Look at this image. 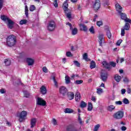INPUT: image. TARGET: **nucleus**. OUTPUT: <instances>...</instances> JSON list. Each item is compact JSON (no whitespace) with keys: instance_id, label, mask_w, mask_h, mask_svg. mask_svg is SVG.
<instances>
[{"instance_id":"58836bf2","label":"nucleus","mask_w":131,"mask_h":131,"mask_svg":"<svg viewBox=\"0 0 131 131\" xmlns=\"http://www.w3.org/2000/svg\"><path fill=\"white\" fill-rule=\"evenodd\" d=\"M80 107L81 108H85L86 107V103L84 101H82L80 104Z\"/></svg>"},{"instance_id":"423d86ee","label":"nucleus","mask_w":131,"mask_h":131,"mask_svg":"<svg viewBox=\"0 0 131 131\" xmlns=\"http://www.w3.org/2000/svg\"><path fill=\"white\" fill-rule=\"evenodd\" d=\"M68 92V90L67 88L64 86H61L59 88V93L61 95H62L63 97H65V95L67 94Z\"/></svg>"},{"instance_id":"774afa93","label":"nucleus","mask_w":131,"mask_h":131,"mask_svg":"<svg viewBox=\"0 0 131 131\" xmlns=\"http://www.w3.org/2000/svg\"><path fill=\"white\" fill-rule=\"evenodd\" d=\"M67 131H71V126H68L67 128Z\"/></svg>"},{"instance_id":"6e6552de","label":"nucleus","mask_w":131,"mask_h":131,"mask_svg":"<svg viewBox=\"0 0 131 131\" xmlns=\"http://www.w3.org/2000/svg\"><path fill=\"white\" fill-rule=\"evenodd\" d=\"M67 25H69V26L70 27V29L72 31V34L73 35H75V34H77V28H73V27H72V25H71V24H70V23H67Z\"/></svg>"},{"instance_id":"ea45409f","label":"nucleus","mask_w":131,"mask_h":131,"mask_svg":"<svg viewBox=\"0 0 131 131\" xmlns=\"http://www.w3.org/2000/svg\"><path fill=\"white\" fill-rule=\"evenodd\" d=\"M74 64L76 67H80V63L77 60L74 61Z\"/></svg>"},{"instance_id":"6e6d98bb","label":"nucleus","mask_w":131,"mask_h":131,"mask_svg":"<svg viewBox=\"0 0 131 131\" xmlns=\"http://www.w3.org/2000/svg\"><path fill=\"white\" fill-rule=\"evenodd\" d=\"M120 129L122 131H125L126 130V129H127V128H126V127L125 126H122V127H121Z\"/></svg>"},{"instance_id":"f8f14e48","label":"nucleus","mask_w":131,"mask_h":131,"mask_svg":"<svg viewBox=\"0 0 131 131\" xmlns=\"http://www.w3.org/2000/svg\"><path fill=\"white\" fill-rule=\"evenodd\" d=\"M116 10L120 14L122 12V7L119 5V4H116L115 5Z\"/></svg>"},{"instance_id":"4d7b16f0","label":"nucleus","mask_w":131,"mask_h":131,"mask_svg":"<svg viewBox=\"0 0 131 131\" xmlns=\"http://www.w3.org/2000/svg\"><path fill=\"white\" fill-rule=\"evenodd\" d=\"M42 71L45 72V73H47L48 72V69L47 67H44L42 68Z\"/></svg>"},{"instance_id":"8fccbe9b","label":"nucleus","mask_w":131,"mask_h":131,"mask_svg":"<svg viewBox=\"0 0 131 131\" xmlns=\"http://www.w3.org/2000/svg\"><path fill=\"white\" fill-rule=\"evenodd\" d=\"M110 66H112V67H115L116 66V63L114 61H111L110 62Z\"/></svg>"},{"instance_id":"6ab92c4d","label":"nucleus","mask_w":131,"mask_h":131,"mask_svg":"<svg viewBox=\"0 0 131 131\" xmlns=\"http://www.w3.org/2000/svg\"><path fill=\"white\" fill-rule=\"evenodd\" d=\"M64 12H65V11H68V3H67V1H66L64 2L63 4V6H62Z\"/></svg>"},{"instance_id":"0e129e2a","label":"nucleus","mask_w":131,"mask_h":131,"mask_svg":"<svg viewBox=\"0 0 131 131\" xmlns=\"http://www.w3.org/2000/svg\"><path fill=\"white\" fill-rule=\"evenodd\" d=\"M97 18H98V15H97V14H95L94 16V18L93 19V21L94 22H96V20H97Z\"/></svg>"},{"instance_id":"69168bd1","label":"nucleus","mask_w":131,"mask_h":131,"mask_svg":"<svg viewBox=\"0 0 131 131\" xmlns=\"http://www.w3.org/2000/svg\"><path fill=\"white\" fill-rule=\"evenodd\" d=\"M123 80L124 82H128V79L127 78H124Z\"/></svg>"},{"instance_id":"393cba45","label":"nucleus","mask_w":131,"mask_h":131,"mask_svg":"<svg viewBox=\"0 0 131 131\" xmlns=\"http://www.w3.org/2000/svg\"><path fill=\"white\" fill-rule=\"evenodd\" d=\"M64 113H73V110L69 108H67L64 109Z\"/></svg>"},{"instance_id":"4c0bfd02","label":"nucleus","mask_w":131,"mask_h":131,"mask_svg":"<svg viewBox=\"0 0 131 131\" xmlns=\"http://www.w3.org/2000/svg\"><path fill=\"white\" fill-rule=\"evenodd\" d=\"M99 128H100V124H98L94 126L93 131H98L99 130Z\"/></svg>"},{"instance_id":"4468645a","label":"nucleus","mask_w":131,"mask_h":131,"mask_svg":"<svg viewBox=\"0 0 131 131\" xmlns=\"http://www.w3.org/2000/svg\"><path fill=\"white\" fill-rule=\"evenodd\" d=\"M27 62L29 66H32V65H33V64L34 63V60L31 58H27Z\"/></svg>"},{"instance_id":"ddd939ff","label":"nucleus","mask_w":131,"mask_h":131,"mask_svg":"<svg viewBox=\"0 0 131 131\" xmlns=\"http://www.w3.org/2000/svg\"><path fill=\"white\" fill-rule=\"evenodd\" d=\"M7 26L10 29H12L14 26V21H12V20L9 19L7 22Z\"/></svg>"},{"instance_id":"f257e3e1","label":"nucleus","mask_w":131,"mask_h":131,"mask_svg":"<svg viewBox=\"0 0 131 131\" xmlns=\"http://www.w3.org/2000/svg\"><path fill=\"white\" fill-rule=\"evenodd\" d=\"M6 43L8 47H14L17 42L16 36L10 35L8 36L6 39Z\"/></svg>"},{"instance_id":"f704fd0d","label":"nucleus","mask_w":131,"mask_h":131,"mask_svg":"<svg viewBox=\"0 0 131 131\" xmlns=\"http://www.w3.org/2000/svg\"><path fill=\"white\" fill-rule=\"evenodd\" d=\"M103 89L101 88H97L96 93L98 94V95H101V94H103Z\"/></svg>"},{"instance_id":"052dcab7","label":"nucleus","mask_w":131,"mask_h":131,"mask_svg":"<svg viewBox=\"0 0 131 131\" xmlns=\"http://www.w3.org/2000/svg\"><path fill=\"white\" fill-rule=\"evenodd\" d=\"M125 92H126V90L124 89H123L121 90V93L122 95H124V94H125Z\"/></svg>"},{"instance_id":"a211bd4d","label":"nucleus","mask_w":131,"mask_h":131,"mask_svg":"<svg viewBox=\"0 0 131 131\" xmlns=\"http://www.w3.org/2000/svg\"><path fill=\"white\" fill-rule=\"evenodd\" d=\"M1 20H3V21H4V22H6V23L10 19L8 17V16L5 15H1Z\"/></svg>"},{"instance_id":"9d476101","label":"nucleus","mask_w":131,"mask_h":131,"mask_svg":"<svg viewBox=\"0 0 131 131\" xmlns=\"http://www.w3.org/2000/svg\"><path fill=\"white\" fill-rule=\"evenodd\" d=\"M101 7V3L100 0H96L93 5V8L95 11H98Z\"/></svg>"},{"instance_id":"aec40b11","label":"nucleus","mask_w":131,"mask_h":131,"mask_svg":"<svg viewBox=\"0 0 131 131\" xmlns=\"http://www.w3.org/2000/svg\"><path fill=\"white\" fill-rule=\"evenodd\" d=\"M79 26L81 30H82L83 31H88V28L85 25L80 24Z\"/></svg>"},{"instance_id":"2eb2a0df","label":"nucleus","mask_w":131,"mask_h":131,"mask_svg":"<svg viewBox=\"0 0 131 131\" xmlns=\"http://www.w3.org/2000/svg\"><path fill=\"white\" fill-rule=\"evenodd\" d=\"M40 91L42 95H46V94H47V88H46L45 86H42L40 88Z\"/></svg>"},{"instance_id":"cd10ccee","label":"nucleus","mask_w":131,"mask_h":131,"mask_svg":"<svg viewBox=\"0 0 131 131\" xmlns=\"http://www.w3.org/2000/svg\"><path fill=\"white\" fill-rule=\"evenodd\" d=\"M4 63L6 66H10L11 65V60L10 59H6L4 61Z\"/></svg>"},{"instance_id":"09e8293b","label":"nucleus","mask_w":131,"mask_h":131,"mask_svg":"<svg viewBox=\"0 0 131 131\" xmlns=\"http://www.w3.org/2000/svg\"><path fill=\"white\" fill-rule=\"evenodd\" d=\"M53 6H54L55 8H58L57 0L53 1Z\"/></svg>"},{"instance_id":"c9c22d12","label":"nucleus","mask_w":131,"mask_h":131,"mask_svg":"<svg viewBox=\"0 0 131 131\" xmlns=\"http://www.w3.org/2000/svg\"><path fill=\"white\" fill-rule=\"evenodd\" d=\"M83 59L85 60V61H90V59L88 58V53H84L83 55Z\"/></svg>"},{"instance_id":"a18cd8bd","label":"nucleus","mask_w":131,"mask_h":131,"mask_svg":"<svg viewBox=\"0 0 131 131\" xmlns=\"http://www.w3.org/2000/svg\"><path fill=\"white\" fill-rule=\"evenodd\" d=\"M97 25L99 26V27L102 26L103 25V21H102V20L97 21Z\"/></svg>"},{"instance_id":"4be33fe9","label":"nucleus","mask_w":131,"mask_h":131,"mask_svg":"<svg viewBox=\"0 0 131 131\" xmlns=\"http://www.w3.org/2000/svg\"><path fill=\"white\" fill-rule=\"evenodd\" d=\"M107 110L108 111H110V112H112L113 110H115V106L114 105H110L107 106Z\"/></svg>"},{"instance_id":"9b49d317","label":"nucleus","mask_w":131,"mask_h":131,"mask_svg":"<svg viewBox=\"0 0 131 131\" xmlns=\"http://www.w3.org/2000/svg\"><path fill=\"white\" fill-rule=\"evenodd\" d=\"M101 78L103 81H107V79L108 78V73H107V72H104L103 73L102 72L101 74Z\"/></svg>"},{"instance_id":"603ef678","label":"nucleus","mask_w":131,"mask_h":131,"mask_svg":"<svg viewBox=\"0 0 131 131\" xmlns=\"http://www.w3.org/2000/svg\"><path fill=\"white\" fill-rule=\"evenodd\" d=\"M83 82V81L80 80H76L75 83L76 84H81V83H82Z\"/></svg>"},{"instance_id":"c756f323","label":"nucleus","mask_w":131,"mask_h":131,"mask_svg":"<svg viewBox=\"0 0 131 131\" xmlns=\"http://www.w3.org/2000/svg\"><path fill=\"white\" fill-rule=\"evenodd\" d=\"M25 14L26 15V17H27V18H28V7H27V5H26L25 7Z\"/></svg>"},{"instance_id":"79ce46f5","label":"nucleus","mask_w":131,"mask_h":131,"mask_svg":"<svg viewBox=\"0 0 131 131\" xmlns=\"http://www.w3.org/2000/svg\"><path fill=\"white\" fill-rule=\"evenodd\" d=\"M26 23H27V20L26 19H23L19 22V24L20 25H23V24H26Z\"/></svg>"},{"instance_id":"3c124183","label":"nucleus","mask_w":131,"mask_h":131,"mask_svg":"<svg viewBox=\"0 0 131 131\" xmlns=\"http://www.w3.org/2000/svg\"><path fill=\"white\" fill-rule=\"evenodd\" d=\"M125 30L124 29H121V36H124V34H125Z\"/></svg>"},{"instance_id":"20e7f679","label":"nucleus","mask_w":131,"mask_h":131,"mask_svg":"<svg viewBox=\"0 0 131 131\" xmlns=\"http://www.w3.org/2000/svg\"><path fill=\"white\" fill-rule=\"evenodd\" d=\"M55 28H56V24L55 23V21H49L47 26V29L49 31H53V30H55Z\"/></svg>"},{"instance_id":"c03bdc74","label":"nucleus","mask_w":131,"mask_h":131,"mask_svg":"<svg viewBox=\"0 0 131 131\" xmlns=\"http://www.w3.org/2000/svg\"><path fill=\"white\" fill-rule=\"evenodd\" d=\"M24 95L26 98H29L30 94L29 93H28V92L24 91Z\"/></svg>"},{"instance_id":"bf43d9fd","label":"nucleus","mask_w":131,"mask_h":131,"mask_svg":"<svg viewBox=\"0 0 131 131\" xmlns=\"http://www.w3.org/2000/svg\"><path fill=\"white\" fill-rule=\"evenodd\" d=\"M121 42H122V40L120 39V40L117 41V42L116 43V45L117 46H120V44L121 43Z\"/></svg>"},{"instance_id":"bb28decb","label":"nucleus","mask_w":131,"mask_h":131,"mask_svg":"<svg viewBox=\"0 0 131 131\" xmlns=\"http://www.w3.org/2000/svg\"><path fill=\"white\" fill-rule=\"evenodd\" d=\"M129 28H130V26L129 24L126 23H125L124 26L123 27V29L125 30H129Z\"/></svg>"},{"instance_id":"37998d69","label":"nucleus","mask_w":131,"mask_h":131,"mask_svg":"<svg viewBox=\"0 0 131 131\" xmlns=\"http://www.w3.org/2000/svg\"><path fill=\"white\" fill-rule=\"evenodd\" d=\"M35 10V6L34 5H31L30 6V12H33Z\"/></svg>"},{"instance_id":"e433bc0d","label":"nucleus","mask_w":131,"mask_h":131,"mask_svg":"<svg viewBox=\"0 0 131 131\" xmlns=\"http://www.w3.org/2000/svg\"><path fill=\"white\" fill-rule=\"evenodd\" d=\"M52 79L54 82V85L56 86V88H58V82L56 80V77H55V76H53L52 77Z\"/></svg>"},{"instance_id":"5fc2aeb1","label":"nucleus","mask_w":131,"mask_h":131,"mask_svg":"<svg viewBox=\"0 0 131 131\" xmlns=\"http://www.w3.org/2000/svg\"><path fill=\"white\" fill-rule=\"evenodd\" d=\"M115 105H121L122 104V101H117L115 102Z\"/></svg>"},{"instance_id":"a878e982","label":"nucleus","mask_w":131,"mask_h":131,"mask_svg":"<svg viewBox=\"0 0 131 131\" xmlns=\"http://www.w3.org/2000/svg\"><path fill=\"white\" fill-rule=\"evenodd\" d=\"M75 100L77 101H79L80 100V94L79 92H77L75 94Z\"/></svg>"},{"instance_id":"b1692460","label":"nucleus","mask_w":131,"mask_h":131,"mask_svg":"<svg viewBox=\"0 0 131 131\" xmlns=\"http://www.w3.org/2000/svg\"><path fill=\"white\" fill-rule=\"evenodd\" d=\"M115 80L117 81V82H119L120 80H121V76L118 75H116L114 76Z\"/></svg>"},{"instance_id":"864d4df0","label":"nucleus","mask_w":131,"mask_h":131,"mask_svg":"<svg viewBox=\"0 0 131 131\" xmlns=\"http://www.w3.org/2000/svg\"><path fill=\"white\" fill-rule=\"evenodd\" d=\"M3 5H4V1L3 0H0V11L3 8Z\"/></svg>"},{"instance_id":"f03ea898","label":"nucleus","mask_w":131,"mask_h":131,"mask_svg":"<svg viewBox=\"0 0 131 131\" xmlns=\"http://www.w3.org/2000/svg\"><path fill=\"white\" fill-rule=\"evenodd\" d=\"M124 116V112L123 111H118L113 115L114 119L119 120L122 119Z\"/></svg>"},{"instance_id":"13d9d810","label":"nucleus","mask_w":131,"mask_h":131,"mask_svg":"<svg viewBox=\"0 0 131 131\" xmlns=\"http://www.w3.org/2000/svg\"><path fill=\"white\" fill-rule=\"evenodd\" d=\"M67 57H71L72 56V54H71V52H67L66 53Z\"/></svg>"},{"instance_id":"0eeeda50","label":"nucleus","mask_w":131,"mask_h":131,"mask_svg":"<svg viewBox=\"0 0 131 131\" xmlns=\"http://www.w3.org/2000/svg\"><path fill=\"white\" fill-rule=\"evenodd\" d=\"M98 41L100 47H103V43H105V37L104 35L102 34H99L98 36Z\"/></svg>"},{"instance_id":"5701e85b","label":"nucleus","mask_w":131,"mask_h":131,"mask_svg":"<svg viewBox=\"0 0 131 131\" xmlns=\"http://www.w3.org/2000/svg\"><path fill=\"white\" fill-rule=\"evenodd\" d=\"M68 97L70 100H73L74 98V93L73 92H69Z\"/></svg>"},{"instance_id":"dca6fc26","label":"nucleus","mask_w":131,"mask_h":131,"mask_svg":"<svg viewBox=\"0 0 131 131\" xmlns=\"http://www.w3.org/2000/svg\"><path fill=\"white\" fill-rule=\"evenodd\" d=\"M36 124V118H32L31 120V127H34V126Z\"/></svg>"},{"instance_id":"1a4fd4ad","label":"nucleus","mask_w":131,"mask_h":131,"mask_svg":"<svg viewBox=\"0 0 131 131\" xmlns=\"http://www.w3.org/2000/svg\"><path fill=\"white\" fill-rule=\"evenodd\" d=\"M121 18L122 20H124L125 22H127L128 23H131V20L127 18L126 14L125 13H120Z\"/></svg>"},{"instance_id":"de8ad7c7","label":"nucleus","mask_w":131,"mask_h":131,"mask_svg":"<svg viewBox=\"0 0 131 131\" xmlns=\"http://www.w3.org/2000/svg\"><path fill=\"white\" fill-rule=\"evenodd\" d=\"M78 120L80 123V124H82V120H81V118H80V114H78Z\"/></svg>"},{"instance_id":"7ed1b4c3","label":"nucleus","mask_w":131,"mask_h":131,"mask_svg":"<svg viewBox=\"0 0 131 131\" xmlns=\"http://www.w3.org/2000/svg\"><path fill=\"white\" fill-rule=\"evenodd\" d=\"M27 114L28 113L26 111H23L18 115H17L19 122H23L24 120H25V119L27 117Z\"/></svg>"},{"instance_id":"680f3d73","label":"nucleus","mask_w":131,"mask_h":131,"mask_svg":"<svg viewBox=\"0 0 131 131\" xmlns=\"http://www.w3.org/2000/svg\"><path fill=\"white\" fill-rule=\"evenodd\" d=\"M91 100H92V101L94 102V103H96V97H95V96H92Z\"/></svg>"},{"instance_id":"f3484780","label":"nucleus","mask_w":131,"mask_h":131,"mask_svg":"<svg viewBox=\"0 0 131 131\" xmlns=\"http://www.w3.org/2000/svg\"><path fill=\"white\" fill-rule=\"evenodd\" d=\"M102 65L104 68H106V69H110V64L107 62L106 61H103L102 62Z\"/></svg>"},{"instance_id":"72a5a7b5","label":"nucleus","mask_w":131,"mask_h":131,"mask_svg":"<svg viewBox=\"0 0 131 131\" xmlns=\"http://www.w3.org/2000/svg\"><path fill=\"white\" fill-rule=\"evenodd\" d=\"M122 102L123 104H125V105H127L128 104H129V100L127 99V98H125L123 99Z\"/></svg>"},{"instance_id":"39448f33","label":"nucleus","mask_w":131,"mask_h":131,"mask_svg":"<svg viewBox=\"0 0 131 131\" xmlns=\"http://www.w3.org/2000/svg\"><path fill=\"white\" fill-rule=\"evenodd\" d=\"M36 104L39 106H46L47 105V102L42 98H37L36 99Z\"/></svg>"},{"instance_id":"c85d7f7f","label":"nucleus","mask_w":131,"mask_h":131,"mask_svg":"<svg viewBox=\"0 0 131 131\" xmlns=\"http://www.w3.org/2000/svg\"><path fill=\"white\" fill-rule=\"evenodd\" d=\"M90 68L91 69H94V68H96V62L92 60L90 63Z\"/></svg>"},{"instance_id":"473e14b6","label":"nucleus","mask_w":131,"mask_h":131,"mask_svg":"<svg viewBox=\"0 0 131 131\" xmlns=\"http://www.w3.org/2000/svg\"><path fill=\"white\" fill-rule=\"evenodd\" d=\"M66 83L67 84H69L70 83V78L68 76L65 77Z\"/></svg>"},{"instance_id":"7c9ffc66","label":"nucleus","mask_w":131,"mask_h":131,"mask_svg":"<svg viewBox=\"0 0 131 131\" xmlns=\"http://www.w3.org/2000/svg\"><path fill=\"white\" fill-rule=\"evenodd\" d=\"M88 111H92L93 110V103L91 102L88 103Z\"/></svg>"},{"instance_id":"e2e57ef3","label":"nucleus","mask_w":131,"mask_h":131,"mask_svg":"<svg viewBox=\"0 0 131 131\" xmlns=\"http://www.w3.org/2000/svg\"><path fill=\"white\" fill-rule=\"evenodd\" d=\"M127 94H130L131 93V89H130V88H128L127 89Z\"/></svg>"},{"instance_id":"2f4dec72","label":"nucleus","mask_w":131,"mask_h":131,"mask_svg":"<svg viewBox=\"0 0 131 131\" xmlns=\"http://www.w3.org/2000/svg\"><path fill=\"white\" fill-rule=\"evenodd\" d=\"M106 35L108 38H109L110 39V38H111V36H112V34H111V32H110V31L108 29L106 30Z\"/></svg>"},{"instance_id":"338daca9","label":"nucleus","mask_w":131,"mask_h":131,"mask_svg":"<svg viewBox=\"0 0 131 131\" xmlns=\"http://www.w3.org/2000/svg\"><path fill=\"white\" fill-rule=\"evenodd\" d=\"M0 92L1 94H5V93H6V90H5V89H1Z\"/></svg>"},{"instance_id":"a19ab883","label":"nucleus","mask_w":131,"mask_h":131,"mask_svg":"<svg viewBox=\"0 0 131 131\" xmlns=\"http://www.w3.org/2000/svg\"><path fill=\"white\" fill-rule=\"evenodd\" d=\"M89 31L92 33V34H95V29H94V26H92L90 29H89Z\"/></svg>"},{"instance_id":"412c9836","label":"nucleus","mask_w":131,"mask_h":131,"mask_svg":"<svg viewBox=\"0 0 131 131\" xmlns=\"http://www.w3.org/2000/svg\"><path fill=\"white\" fill-rule=\"evenodd\" d=\"M64 13L66 14V16L67 18L69 19H71V11H70L69 10H66L64 11Z\"/></svg>"},{"instance_id":"49530a36","label":"nucleus","mask_w":131,"mask_h":131,"mask_svg":"<svg viewBox=\"0 0 131 131\" xmlns=\"http://www.w3.org/2000/svg\"><path fill=\"white\" fill-rule=\"evenodd\" d=\"M52 123L53 125H57L58 124V122H57V120L55 118L52 119Z\"/></svg>"}]
</instances>
